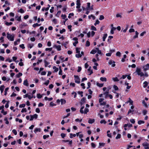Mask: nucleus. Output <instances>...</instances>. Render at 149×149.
<instances>
[{"instance_id":"47","label":"nucleus","mask_w":149,"mask_h":149,"mask_svg":"<svg viewBox=\"0 0 149 149\" xmlns=\"http://www.w3.org/2000/svg\"><path fill=\"white\" fill-rule=\"evenodd\" d=\"M32 96H30V95H29V97H28V98L29 99V100H31V99L32 98H36V96H34L33 95H32Z\"/></svg>"},{"instance_id":"13","label":"nucleus","mask_w":149,"mask_h":149,"mask_svg":"<svg viewBox=\"0 0 149 149\" xmlns=\"http://www.w3.org/2000/svg\"><path fill=\"white\" fill-rule=\"evenodd\" d=\"M143 105L146 108H148V106L147 104L146 103V102L144 100H143L142 102Z\"/></svg>"},{"instance_id":"50","label":"nucleus","mask_w":149,"mask_h":149,"mask_svg":"<svg viewBox=\"0 0 149 149\" xmlns=\"http://www.w3.org/2000/svg\"><path fill=\"white\" fill-rule=\"evenodd\" d=\"M52 47H51V48H47L45 49V50L46 51H51L52 50Z\"/></svg>"},{"instance_id":"37","label":"nucleus","mask_w":149,"mask_h":149,"mask_svg":"<svg viewBox=\"0 0 149 149\" xmlns=\"http://www.w3.org/2000/svg\"><path fill=\"white\" fill-rule=\"evenodd\" d=\"M9 89V88L7 87L5 88L4 91V95H6L7 94V92Z\"/></svg>"},{"instance_id":"22","label":"nucleus","mask_w":149,"mask_h":149,"mask_svg":"<svg viewBox=\"0 0 149 149\" xmlns=\"http://www.w3.org/2000/svg\"><path fill=\"white\" fill-rule=\"evenodd\" d=\"M61 102L62 105L65 104L66 102V101L64 99H61Z\"/></svg>"},{"instance_id":"56","label":"nucleus","mask_w":149,"mask_h":149,"mask_svg":"<svg viewBox=\"0 0 149 149\" xmlns=\"http://www.w3.org/2000/svg\"><path fill=\"white\" fill-rule=\"evenodd\" d=\"M116 56L120 57L121 56V53L119 52H116Z\"/></svg>"},{"instance_id":"41","label":"nucleus","mask_w":149,"mask_h":149,"mask_svg":"<svg viewBox=\"0 0 149 149\" xmlns=\"http://www.w3.org/2000/svg\"><path fill=\"white\" fill-rule=\"evenodd\" d=\"M61 17L62 18V19H66L67 18V16L65 15H63L62 14L61 15Z\"/></svg>"},{"instance_id":"40","label":"nucleus","mask_w":149,"mask_h":149,"mask_svg":"<svg viewBox=\"0 0 149 149\" xmlns=\"http://www.w3.org/2000/svg\"><path fill=\"white\" fill-rule=\"evenodd\" d=\"M56 48L58 51H60L61 50V47L60 45L57 46Z\"/></svg>"},{"instance_id":"54","label":"nucleus","mask_w":149,"mask_h":149,"mask_svg":"<svg viewBox=\"0 0 149 149\" xmlns=\"http://www.w3.org/2000/svg\"><path fill=\"white\" fill-rule=\"evenodd\" d=\"M89 111V109L86 108L84 109V113L85 114H86L87 112Z\"/></svg>"},{"instance_id":"15","label":"nucleus","mask_w":149,"mask_h":149,"mask_svg":"<svg viewBox=\"0 0 149 149\" xmlns=\"http://www.w3.org/2000/svg\"><path fill=\"white\" fill-rule=\"evenodd\" d=\"M20 39L19 38L17 39V40L15 41L14 42V45H17L18 44L17 43V42L19 43L20 42Z\"/></svg>"},{"instance_id":"4","label":"nucleus","mask_w":149,"mask_h":149,"mask_svg":"<svg viewBox=\"0 0 149 149\" xmlns=\"http://www.w3.org/2000/svg\"><path fill=\"white\" fill-rule=\"evenodd\" d=\"M143 70L146 71L149 69V64L148 63L147 64L143 67Z\"/></svg>"},{"instance_id":"14","label":"nucleus","mask_w":149,"mask_h":149,"mask_svg":"<svg viewBox=\"0 0 149 149\" xmlns=\"http://www.w3.org/2000/svg\"><path fill=\"white\" fill-rule=\"evenodd\" d=\"M53 69L54 70V72H57L58 70V68L55 66H54L53 67Z\"/></svg>"},{"instance_id":"6","label":"nucleus","mask_w":149,"mask_h":149,"mask_svg":"<svg viewBox=\"0 0 149 149\" xmlns=\"http://www.w3.org/2000/svg\"><path fill=\"white\" fill-rule=\"evenodd\" d=\"M86 98L85 97H83L81 100V102L80 104L81 105H82V104L86 102Z\"/></svg>"},{"instance_id":"17","label":"nucleus","mask_w":149,"mask_h":149,"mask_svg":"<svg viewBox=\"0 0 149 149\" xmlns=\"http://www.w3.org/2000/svg\"><path fill=\"white\" fill-rule=\"evenodd\" d=\"M87 9H92L93 8H91L90 7V5L91 4L90 3H87Z\"/></svg>"},{"instance_id":"19","label":"nucleus","mask_w":149,"mask_h":149,"mask_svg":"<svg viewBox=\"0 0 149 149\" xmlns=\"http://www.w3.org/2000/svg\"><path fill=\"white\" fill-rule=\"evenodd\" d=\"M44 61L45 63V67H47V65H48L50 63L49 62H48L46 60H44Z\"/></svg>"},{"instance_id":"42","label":"nucleus","mask_w":149,"mask_h":149,"mask_svg":"<svg viewBox=\"0 0 149 149\" xmlns=\"http://www.w3.org/2000/svg\"><path fill=\"white\" fill-rule=\"evenodd\" d=\"M13 24V23L12 22H6L5 23V24L8 26L10 25Z\"/></svg>"},{"instance_id":"11","label":"nucleus","mask_w":149,"mask_h":149,"mask_svg":"<svg viewBox=\"0 0 149 149\" xmlns=\"http://www.w3.org/2000/svg\"><path fill=\"white\" fill-rule=\"evenodd\" d=\"M91 67L90 66L89 67V68L88 69V71L90 72V73L89 74V75H91L93 73L92 70H91Z\"/></svg>"},{"instance_id":"36","label":"nucleus","mask_w":149,"mask_h":149,"mask_svg":"<svg viewBox=\"0 0 149 149\" xmlns=\"http://www.w3.org/2000/svg\"><path fill=\"white\" fill-rule=\"evenodd\" d=\"M90 45V42L88 41L87 40L86 41L85 46L86 47H89Z\"/></svg>"},{"instance_id":"55","label":"nucleus","mask_w":149,"mask_h":149,"mask_svg":"<svg viewBox=\"0 0 149 149\" xmlns=\"http://www.w3.org/2000/svg\"><path fill=\"white\" fill-rule=\"evenodd\" d=\"M61 12V10L58 11L57 14L56 15V16L58 17H59V16L60 15Z\"/></svg>"},{"instance_id":"27","label":"nucleus","mask_w":149,"mask_h":149,"mask_svg":"<svg viewBox=\"0 0 149 149\" xmlns=\"http://www.w3.org/2000/svg\"><path fill=\"white\" fill-rule=\"evenodd\" d=\"M135 35L133 37V38L134 39H135L136 38H138L139 33L136 31H135Z\"/></svg>"},{"instance_id":"64","label":"nucleus","mask_w":149,"mask_h":149,"mask_svg":"<svg viewBox=\"0 0 149 149\" xmlns=\"http://www.w3.org/2000/svg\"><path fill=\"white\" fill-rule=\"evenodd\" d=\"M36 112L38 113H39L40 112L39 108H36Z\"/></svg>"},{"instance_id":"39","label":"nucleus","mask_w":149,"mask_h":149,"mask_svg":"<svg viewBox=\"0 0 149 149\" xmlns=\"http://www.w3.org/2000/svg\"><path fill=\"white\" fill-rule=\"evenodd\" d=\"M81 55L80 54V53H78V54H76L75 55V56L77 58H81Z\"/></svg>"},{"instance_id":"53","label":"nucleus","mask_w":149,"mask_h":149,"mask_svg":"<svg viewBox=\"0 0 149 149\" xmlns=\"http://www.w3.org/2000/svg\"><path fill=\"white\" fill-rule=\"evenodd\" d=\"M74 15V14L73 13H70L69 14V15L68 16V18H70L71 17V16H73Z\"/></svg>"},{"instance_id":"1","label":"nucleus","mask_w":149,"mask_h":149,"mask_svg":"<svg viewBox=\"0 0 149 149\" xmlns=\"http://www.w3.org/2000/svg\"><path fill=\"white\" fill-rule=\"evenodd\" d=\"M136 72L137 73L138 75L140 76L141 77H142L144 76L145 77H147L148 75L147 72H145L144 74L141 71V69L140 68H137Z\"/></svg>"},{"instance_id":"2","label":"nucleus","mask_w":149,"mask_h":149,"mask_svg":"<svg viewBox=\"0 0 149 149\" xmlns=\"http://www.w3.org/2000/svg\"><path fill=\"white\" fill-rule=\"evenodd\" d=\"M14 35H11L9 33H7V38L10 40L13 41L14 40Z\"/></svg>"},{"instance_id":"46","label":"nucleus","mask_w":149,"mask_h":149,"mask_svg":"<svg viewBox=\"0 0 149 149\" xmlns=\"http://www.w3.org/2000/svg\"><path fill=\"white\" fill-rule=\"evenodd\" d=\"M121 138V134H118L117 136L116 137V139H118Z\"/></svg>"},{"instance_id":"25","label":"nucleus","mask_w":149,"mask_h":149,"mask_svg":"<svg viewBox=\"0 0 149 149\" xmlns=\"http://www.w3.org/2000/svg\"><path fill=\"white\" fill-rule=\"evenodd\" d=\"M22 75V74L21 72H19L18 74L16 75V77L17 78H19Z\"/></svg>"},{"instance_id":"29","label":"nucleus","mask_w":149,"mask_h":149,"mask_svg":"<svg viewBox=\"0 0 149 149\" xmlns=\"http://www.w3.org/2000/svg\"><path fill=\"white\" fill-rule=\"evenodd\" d=\"M145 123V121L143 120H139L138 122V123L139 125H141L142 124H143Z\"/></svg>"},{"instance_id":"35","label":"nucleus","mask_w":149,"mask_h":149,"mask_svg":"<svg viewBox=\"0 0 149 149\" xmlns=\"http://www.w3.org/2000/svg\"><path fill=\"white\" fill-rule=\"evenodd\" d=\"M37 97L38 99H40L42 97V95L40 93L37 94Z\"/></svg>"},{"instance_id":"28","label":"nucleus","mask_w":149,"mask_h":149,"mask_svg":"<svg viewBox=\"0 0 149 149\" xmlns=\"http://www.w3.org/2000/svg\"><path fill=\"white\" fill-rule=\"evenodd\" d=\"M68 43V42H66L62 44V45H63L65 48H67L66 47L67 44Z\"/></svg>"},{"instance_id":"45","label":"nucleus","mask_w":149,"mask_h":149,"mask_svg":"<svg viewBox=\"0 0 149 149\" xmlns=\"http://www.w3.org/2000/svg\"><path fill=\"white\" fill-rule=\"evenodd\" d=\"M91 29L95 31H96L97 30L96 28L94 26H91Z\"/></svg>"},{"instance_id":"3","label":"nucleus","mask_w":149,"mask_h":149,"mask_svg":"<svg viewBox=\"0 0 149 149\" xmlns=\"http://www.w3.org/2000/svg\"><path fill=\"white\" fill-rule=\"evenodd\" d=\"M75 82L77 84L80 83V79L78 75H74Z\"/></svg>"},{"instance_id":"12","label":"nucleus","mask_w":149,"mask_h":149,"mask_svg":"<svg viewBox=\"0 0 149 149\" xmlns=\"http://www.w3.org/2000/svg\"><path fill=\"white\" fill-rule=\"evenodd\" d=\"M95 120L94 119H90L88 120V123L90 124H92L95 122Z\"/></svg>"},{"instance_id":"52","label":"nucleus","mask_w":149,"mask_h":149,"mask_svg":"<svg viewBox=\"0 0 149 149\" xmlns=\"http://www.w3.org/2000/svg\"><path fill=\"white\" fill-rule=\"evenodd\" d=\"M4 120L6 121L5 123L6 124H8L9 123V122L8 121V120L7 118H4Z\"/></svg>"},{"instance_id":"62","label":"nucleus","mask_w":149,"mask_h":149,"mask_svg":"<svg viewBox=\"0 0 149 149\" xmlns=\"http://www.w3.org/2000/svg\"><path fill=\"white\" fill-rule=\"evenodd\" d=\"M100 22V21L98 20H97L94 24L95 26H96L97 24H99Z\"/></svg>"},{"instance_id":"5","label":"nucleus","mask_w":149,"mask_h":149,"mask_svg":"<svg viewBox=\"0 0 149 149\" xmlns=\"http://www.w3.org/2000/svg\"><path fill=\"white\" fill-rule=\"evenodd\" d=\"M115 62L113 61L110 60L109 62V65H111H111V67H114L116 65V64H115Z\"/></svg>"},{"instance_id":"61","label":"nucleus","mask_w":149,"mask_h":149,"mask_svg":"<svg viewBox=\"0 0 149 149\" xmlns=\"http://www.w3.org/2000/svg\"><path fill=\"white\" fill-rule=\"evenodd\" d=\"M81 86L82 87L83 89H84L85 88V84L84 83H82L81 84Z\"/></svg>"},{"instance_id":"58","label":"nucleus","mask_w":149,"mask_h":149,"mask_svg":"<svg viewBox=\"0 0 149 149\" xmlns=\"http://www.w3.org/2000/svg\"><path fill=\"white\" fill-rule=\"evenodd\" d=\"M9 101H8L7 102V103L5 105V107L6 108H8L9 107Z\"/></svg>"},{"instance_id":"33","label":"nucleus","mask_w":149,"mask_h":149,"mask_svg":"<svg viewBox=\"0 0 149 149\" xmlns=\"http://www.w3.org/2000/svg\"><path fill=\"white\" fill-rule=\"evenodd\" d=\"M76 136V134H72V133L70 134V138H72L73 137H75Z\"/></svg>"},{"instance_id":"21","label":"nucleus","mask_w":149,"mask_h":149,"mask_svg":"<svg viewBox=\"0 0 149 149\" xmlns=\"http://www.w3.org/2000/svg\"><path fill=\"white\" fill-rule=\"evenodd\" d=\"M99 146L98 147L99 148H101V146H104L105 145V143H99Z\"/></svg>"},{"instance_id":"23","label":"nucleus","mask_w":149,"mask_h":149,"mask_svg":"<svg viewBox=\"0 0 149 149\" xmlns=\"http://www.w3.org/2000/svg\"><path fill=\"white\" fill-rule=\"evenodd\" d=\"M96 85L97 86L100 87H102L104 85V84H100L98 82L96 83Z\"/></svg>"},{"instance_id":"57","label":"nucleus","mask_w":149,"mask_h":149,"mask_svg":"<svg viewBox=\"0 0 149 149\" xmlns=\"http://www.w3.org/2000/svg\"><path fill=\"white\" fill-rule=\"evenodd\" d=\"M106 123H107L106 121H105L104 120H101L100 121V123L101 124L104 123V124H105Z\"/></svg>"},{"instance_id":"26","label":"nucleus","mask_w":149,"mask_h":149,"mask_svg":"<svg viewBox=\"0 0 149 149\" xmlns=\"http://www.w3.org/2000/svg\"><path fill=\"white\" fill-rule=\"evenodd\" d=\"M142 145L143 146L146 147L147 146H149V144L148 143H147L146 142H145L142 144Z\"/></svg>"},{"instance_id":"30","label":"nucleus","mask_w":149,"mask_h":149,"mask_svg":"<svg viewBox=\"0 0 149 149\" xmlns=\"http://www.w3.org/2000/svg\"><path fill=\"white\" fill-rule=\"evenodd\" d=\"M96 52V50L95 49H93L90 52V53L93 54H95Z\"/></svg>"},{"instance_id":"16","label":"nucleus","mask_w":149,"mask_h":149,"mask_svg":"<svg viewBox=\"0 0 149 149\" xmlns=\"http://www.w3.org/2000/svg\"><path fill=\"white\" fill-rule=\"evenodd\" d=\"M41 130L40 128H36L34 129V132L35 133H36L37 132H40Z\"/></svg>"},{"instance_id":"10","label":"nucleus","mask_w":149,"mask_h":149,"mask_svg":"<svg viewBox=\"0 0 149 149\" xmlns=\"http://www.w3.org/2000/svg\"><path fill=\"white\" fill-rule=\"evenodd\" d=\"M23 84L24 85L26 86H29V84L28 83V81L27 79L24 80Z\"/></svg>"},{"instance_id":"38","label":"nucleus","mask_w":149,"mask_h":149,"mask_svg":"<svg viewBox=\"0 0 149 149\" xmlns=\"http://www.w3.org/2000/svg\"><path fill=\"white\" fill-rule=\"evenodd\" d=\"M14 63H12L10 64V68L12 69H14L15 68V66L14 65H13Z\"/></svg>"},{"instance_id":"7","label":"nucleus","mask_w":149,"mask_h":149,"mask_svg":"<svg viewBox=\"0 0 149 149\" xmlns=\"http://www.w3.org/2000/svg\"><path fill=\"white\" fill-rule=\"evenodd\" d=\"M76 5H77L76 8H80L81 4H80V0H77Z\"/></svg>"},{"instance_id":"60","label":"nucleus","mask_w":149,"mask_h":149,"mask_svg":"<svg viewBox=\"0 0 149 149\" xmlns=\"http://www.w3.org/2000/svg\"><path fill=\"white\" fill-rule=\"evenodd\" d=\"M26 111H27V110L26 108H23L22 109L21 112L22 113H23L24 112H26Z\"/></svg>"},{"instance_id":"9","label":"nucleus","mask_w":149,"mask_h":149,"mask_svg":"<svg viewBox=\"0 0 149 149\" xmlns=\"http://www.w3.org/2000/svg\"><path fill=\"white\" fill-rule=\"evenodd\" d=\"M5 87V86L4 85H2L0 86V90L1 91V93L3 92Z\"/></svg>"},{"instance_id":"34","label":"nucleus","mask_w":149,"mask_h":149,"mask_svg":"<svg viewBox=\"0 0 149 149\" xmlns=\"http://www.w3.org/2000/svg\"><path fill=\"white\" fill-rule=\"evenodd\" d=\"M112 80L114 81H119V80L116 77H113L112 78Z\"/></svg>"},{"instance_id":"49","label":"nucleus","mask_w":149,"mask_h":149,"mask_svg":"<svg viewBox=\"0 0 149 149\" xmlns=\"http://www.w3.org/2000/svg\"><path fill=\"white\" fill-rule=\"evenodd\" d=\"M147 112V111L146 110H143L142 111V113L144 115H145Z\"/></svg>"},{"instance_id":"8","label":"nucleus","mask_w":149,"mask_h":149,"mask_svg":"<svg viewBox=\"0 0 149 149\" xmlns=\"http://www.w3.org/2000/svg\"><path fill=\"white\" fill-rule=\"evenodd\" d=\"M129 100L127 102H126L125 103H130V105H132L133 103V101L130 98H129Z\"/></svg>"},{"instance_id":"20","label":"nucleus","mask_w":149,"mask_h":149,"mask_svg":"<svg viewBox=\"0 0 149 149\" xmlns=\"http://www.w3.org/2000/svg\"><path fill=\"white\" fill-rule=\"evenodd\" d=\"M107 36V33L104 34V36L102 37V40L103 41H104L105 40V39Z\"/></svg>"},{"instance_id":"43","label":"nucleus","mask_w":149,"mask_h":149,"mask_svg":"<svg viewBox=\"0 0 149 149\" xmlns=\"http://www.w3.org/2000/svg\"><path fill=\"white\" fill-rule=\"evenodd\" d=\"M1 112L2 113H3L4 115H6L7 114V111H5L4 109H2Z\"/></svg>"},{"instance_id":"63","label":"nucleus","mask_w":149,"mask_h":149,"mask_svg":"<svg viewBox=\"0 0 149 149\" xmlns=\"http://www.w3.org/2000/svg\"><path fill=\"white\" fill-rule=\"evenodd\" d=\"M25 106V104H20L19 105V107L20 108H23V107H24Z\"/></svg>"},{"instance_id":"51","label":"nucleus","mask_w":149,"mask_h":149,"mask_svg":"<svg viewBox=\"0 0 149 149\" xmlns=\"http://www.w3.org/2000/svg\"><path fill=\"white\" fill-rule=\"evenodd\" d=\"M65 31V29H63L62 30H61L60 31V33L61 34L63 33V32Z\"/></svg>"},{"instance_id":"32","label":"nucleus","mask_w":149,"mask_h":149,"mask_svg":"<svg viewBox=\"0 0 149 149\" xmlns=\"http://www.w3.org/2000/svg\"><path fill=\"white\" fill-rule=\"evenodd\" d=\"M76 50L77 53H80V48L76 47Z\"/></svg>"},{"instance_id":"59","label":"nucleus","mask_w":149,"mask_h":149,"mask_svg":"<svg viewBox=\"0 0 149 149\" xmlns=\"http://www.w3.org/2000/svg\"><path fill=\"white\" fill-rule=\"evenodd\" d=\"M12 132L14 133L15 135H16L17 134V131L15 129H13L12 130Z\"/></svg>"},{"instance_id":"24","label":"nucleus","mask_w":149,"mask_h":149,"mask_svg":"<svg viewBox=\"0 0 149 149\" xmlns=\"http://www.w3.org/2000/svg\"><path fill=\"white\" fill-rule=\"evenodd\" d=\"M100 79L102 81H106L107 80V78L106 77H101Z\"/></svg>"},{"instance_id":"18","label":"nucleus","mask_w":149,"mask_h":149,"mask_svg":"<svg viewBox=\"0 0 149 149\" xmlns=\"http://www.w3.org/2000/svg\"><path fill=\"white\" fill-rule=\"evenodd\" d=\"M148 82L146 81H145L143 83V84H144V85L143 86V87L144 88H145L147 87V86L148 85Z\"/></svg>"},{"instance_id":"48","label":"nucleus","mask_w":149,"mask_h":149,"mask_svg":"<svg viewBox=\"0 0 149 149\" xmlns=\"http://www.w3.org/2000/svg\"><path fill=\"white\" fill-rule=\"evenodd\" d=\"M61 136L63 139H64L66 136V134L63 133H62L61 134Z\"/></svg>"},{"instance_id":"31","label":"nucleus","mask_w":149,"mask_h":149,"mask_svg":"<svg viewBox=\"0 0 149 149\" xmlns=\"http://www.w3.org/2000/svg\"><path fill=\"white\" fill-rule=\"evenodd\" d=\"M59 71L58 74L59 75H62V70L61 69V66L59 67Z\"/></svg>"},{"instance_id":"44","label":"nucleus","mask_w":149,"mask_h":149,"mask_svg":"<svg viewBox=\"0 0 149 149\" xmlns=\"http://www.w3.org/2000/svg\"><path fill=\"white\" fill-rule=\"evenodd\" d=\"M113 88L115 91L118 90V87L116 85H114L113 86Z\"/></svg>"}]
</instances>
